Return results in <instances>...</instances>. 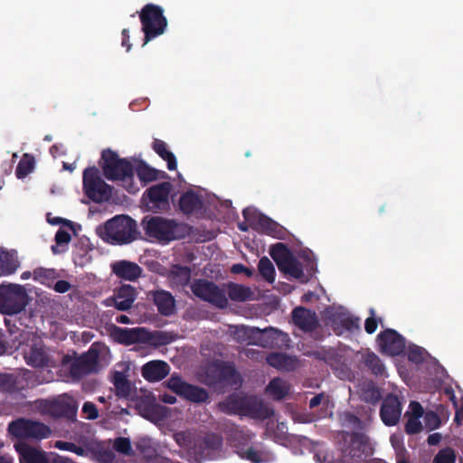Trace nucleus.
<instances>
[{
  "instance_id": "nucleus-20",
  "label": "nucleus",
  "mask_w": 463,
  "mask_h": 463,
  "mask_svg": "<svg viewBox=\"0 0 463 463\" xmlns=\"http://www.w3.org/2000/svg\"><path fill=\"white\" fill-rule=\"evenodd\" d=\"M402 415V404L398 396L388 394L383 401L380 417L386 426H394Z\"/></svg>"
},
{
  "instance_id": "nucleus-42",
  "label": "nucleus",
  "mask_w": 463,
  "mask_h": 463,
  "mask_svg": "<svg viewBox=\"0 0 463 463\" xmlns=\"http://www.w3.org/2000/svg\"><path fill=\"white\" fill-rule=\"evenodd\" d=\"M269 392L275 400H282L288 392L287 383L280 378L272 379L266 387Z\"/></svg>"
},
{
  "instance_id": "nucleus-17",
  "label": "nucleus",
  "mask_w": 463,
  "mask_h": 463,
  "mask_svg": "<svg viewBox=\"0 0 463 463\" xmlns=\"http://www.w3.org/2000/svg\"><path fill=\"white\" fill-rule=\"evenodd\" d=\"M381 351L391 356L401 354L405 348V339L394 329H385L378 335Z\"/></svg>"
},
{
  "instance_id": "nucleus-45",
  "label": "nucleus",
  "mask_w": 463,
  "mask_h": 463,
  "mask_svg": "<svg viewBox=\"0 0 463 463\" xmlns=\"http://www.w3.org/2000/svg\"><path fill=\"white\" fill-rule=\"evenodd\" d=\"M34 163L35 160L32 155L24 154L16 166V177L22 179L29 175L34 168Z\"/></svg>"
},
{
  "instance_id": "nucleus-36",
  "label": "nucleus",
  "mask_w": 463,
  "mask_h": 463,
  "mask_svg": "<svg viewBox=\"0 0 463 463\" xmlns=\"http://www.w3.org/2000/svg\"><path fill=\"white\" fill-rule=\"evenodd\" d=\"M137 409L143 418L151 421L161 420L165 415L164 407L148 402H140L137 404Z\"/></svg>"
},
{
  "instance_id": "nucleus-15",
  "label": "nucleus",
  "mask_w": 463,
  "mask_h": 463,
  "mask_svg": "<svg viewBox=\"0 0 463 463\" xmlns=\"http://www.w3.org/2000/svg\"><path fill=\"white\" fill-rule=\"evenodd\" d=\"M141 29H165L167 19L164 14V9L155 4L145 5L139 12Z\"/></svg>"
},
{
  "instance_id": "nucleus-59",
  "label": "nucleus",
  "mask_w": 463,
  "mask_h": 463,
  "mask_svg": "<svg viewBox=\"0 0 463 463\" xmlns=\"http://www.w3.org/2000/svg\"><path fill=\"white\" fill-rule=\"evenodd\" d=\"M408 358L413 363H421L423 361V350L419 346H414L410 349Z\"/></svg>"
},
{
  "instance_id": "nucleus-13",
  "label": "nucleus",
  "mask_w": 463,
  "mask_h": 463,
  "mask_svg": "<svg viewBox=\"0 0 463 463\" xmlns=\"http://www.w3.org/2000/svg\"><path fill=\"white\" fill-rule=\"evenodd\" d=\"M243 217L251 224H256L267 235L272 236L277 239H284L286 230L278 222L269 217L252 212L250 209H244L242 212Z\"/></svg>"
},
{
  "instance_id": "nucleus-33",
  "label": "nucleus",
  "mask_w": 463,
  "mask_h": 463,
  "mask_svg": "<svg viewBox=\"0 0 463 463\" xmlns=\"http://www.w3.org/2000/svg\"><path fill=\"white\" fill-rule=\"evenodd\" d=\"M244 394H230L223 402L219 403L221 411L229 415L242 416Z\"/></svg>"
},
{
  "instance_id": "nucleus-7",
  "label": "nucleus",
  "mask_w": 463,
  "mask_h": 463,
  "mask_svg": "<svg viewBox=\"0 0 463 463\" xmlns=\"http://www.w3.org/2000/svg\"><path fill=\"white\" fill-rule=\"evenodd\" d=\"M27 304V294L18 284L0 285V311L6 315L22 312Z\"/></svg>"
},
{
  "instance_id": "nucleus-34",
  "label": "nucleus",
  "mask_w": 463,
  "mask_h": 463,
  "mask_svg": "<svg viewBox=\"0 0 463 463\" xmlns=\"http://www.w3.org/2000/svg\"><path fill=\"white\" fill-rule=\"evenodd\" d=\"M226 293L231 300L237 302L247 301L252 296V291L249 287L233 282H229L226 285Z\"/></svg>"
},
{
  "instance_id": "nucleus-9",
  "label": "nucleus",
  "mask_w": 463,
  "mask_h": 463,
  "mask_svg": "<svg viewBox=\"0 0 463 463\" xmlns=\"http://www.w3.org/2000/svg\"><path fill=\"white\" fill-rule=\"evenodd\" d=\"M190 288L193 294L199 299L222 309L227 307L228 298L225 290L214 282L205 279H196L191 283Z\"/></svg>"
},
{
  "instance_id": "nucleus-56",
  "label": "nucleus",
  "mask_w": 463,
  "mask_h": 463,
  "mask_svg": "<svg viewBox=\"0 0 463 463\" xmlns=\"http://www.w3.org/2000/svg\"><path fill=\"white\" fill-rule=\"evenodd\" d=\"M175 442L182 448H189L192 444L190 433L186 431H179L174 435Z\"/></svg>"
},
{
  "instance_id": "nucleus-51",
  "label": "nucleus",
  "mask_w": 463,
  "mask_h": 463,
  "mask_svg": "<svg viewBox=\"0 0 463 463\" xmlns=\"http://www.w3.org/2000/svg\"><path fill=\"white\" fill-rule=\"evenodd\" d=\"M456 456L452 449H444L439 451L433 463H455Z\"/></svg>"
},
{
  "instance_id": "nucleus-46",
  "label": "nucleus",
  "mask_w": 463,
  "mask_h": 463,
  "mask_svg": "<svg viewBox=\"0 0 463 463\" xmlns=\"http://www.w3.org/2000/svg\"><path fill=\"white\" fill-rule=\"evenodd\" d=\"M140 181L148 183L159 178L160 171L150 167L144 162H140L136 169Z\"/></svg>"
},
{
  "instance_id": "nucleus-38",
  "label": "nucleus",
  "mask_w": 463,
  "mask_h": 463,
  "mask_svg": "<svg viewBox=\"0 0 463 463\" xmlns=\"http://www.w3.org/2000/svg\"><path fill=\"white\" fill-rule=\"evenodd\" d=\"M269 254L279 269L281 268L292 256H294L288 247L282 242H278L272 245Z\"/></svg>"
},
{
  "instance_id": "nucleus-64",
  "label": "nucleus",
  "mask_w": 463,
  "mask_h": 463,
  "mask_svg": "<svg viewBox=\"0 0 463 463\" xmlns=\"http://www.w3.org/2000/svg\"><path fill=\"white\" fill-rule=\"evenodd\" d=\"M323 398H324V394L323 393H319V394L315 395L309 401V408L310 409H314V408L317 407L321 403Z\"/></svg>"
},
{
  "instance_id": "nucleus-29",
  "label": "nucleus",
  "mask_w": 463,
  "mask_h": 463,
  "mask_svg": "<svg viewBox=\"0 0 463 463\" xmlns=\"http://www.w3.org/2000/svg\"><path fill=\"white\" fill-rule=\"evenodd\" d=\"M148 296L153 299L157 311L163 316H170L175 312V300L172 294L165 290L150 291Z\"/></svg>"
},
{
  "instance_id": "nucleus-54",
  "label": "nucleus",
  "mask_w": 463,
  "mask_h": 463,
  "mask_svg": "<svg viewBox=\"0 0 463 463\" xmlns=\"http://www.w3.org/2000/svg\"><path fill=\"white\" fill-rule=\"evenodd\" d=\"M187 383L182 381L180 378L171 377L168 383L169 388L176 394L183 396Z\"/></svg>"
},
{
  "instance_id": "nucleus-58",
  "label": "nucleus",
  "mask_w": 463,
  "mask_h": 463,
  "mask_svg": "<svg viewBox=\"0 0 463 463\" xmlns=\"http://www.w3.org/2000/svg\"><path fill=\"white\" fill-rule=\"evenodd\" d=\"M409 409L410 411H407L406 415H410V417L420 418L424 413L420 403L415 401L410 402Z\"/></svg>"
},
{
  "instance_id": "nucleus-24",
  "label": "nucleus",
  "mask_w": 463,
  "mask_h": 463,
  "mask_svg": "<svg viewBox=\"0 0 463 463\" xmlns=\"http://www.w3.org/2000/svg\"><path fill=\"white\" fill-rule=\"evenodd\" d=\"M178 207L182 213L194 215L200 213L203 208V197L193 190H188L181 194Z\"/></svg>"
},
{
  "instance_id": "nucleus-23",
  "label": "nucleus",
  "mask_w": 463,
  "mask_h": 463,
  "mask_svg": "<svg viewBox=\"0 0 463 463\" xmlns=\"http://www.w3.org/2000/svg\"><path fill=\"white\" fill-rule=\"evenodd\" d=\"M14 449L19 455L20 463H50L46 452L24 441L16 442Z\"/></svg>"
},
{
  "instance_id": "nucleus-63",
  "label": "nucleus",
  "mask_w": 463,
  "mask_h": 463,
  "mask_svg": "<svg viewBox=\"0 0 463 463\" xmlns=\"http://www.w3.org/2000/svg\"><path fill=\"white\" fill-rule=\"evenodd\" d=\"M143 32L145 33L143 45H145L150 40H152L165 33V31H143Z\"/></svg>"
},
{
  "instance_id": "nucleus-28",
  "label": "nucleus",
  "mask_w": 463,
  "mask_h": 463,
  "mask_svg": "<svg viewBox=\"0 0 463 463\" xmlns=\"http://www.w3.org/2000/svg\"><path fill=\"white\" fill-rule=\"evenodd\" d=\"M170 367L165 361L155 360L145 364L142 367V376L149 382H158L166 377Z\"/></svg>"
},
{
  "instance_id": "nucleus-6",
  "label": "nucleus",
  "mask_w": 463,
  "mask_h": 463,
  "mask_svg": "<svg viewBox=\"0 0 463 463\" xmlns=\"http://www.w3.org/2000/svg\"><path fill=\"white\" fill-rule=\"evenodd\" d=\"M82 179L84 193L91 201L103 203L110 199L112 188L100 177L96 166L87 167Z\"/></svg>"
},
{
  "instance_id": "nucleus-1",
  "label": "nucleus",
  "mask_w": 463,
  "mask_h": 463,
  "mask_svg": "<svg viewBox=\"0 0 463 463\" xmlns=\"http://www.w3.org/2000/svg\"><path fill=\"white\" fill-rule=\"evenodd\" d=\"M146 235L164 243L181 240L190 234L191 226L161 216H146L142 221Z\"/></svg>"
},
{
  "instance_id": "nucleus-26",
  "label": "nucleus",
  "mask_w": 463,
  "mask_h": 463,
  "mask_svg": "<svg viewBox=\"0 0 463 463\" xmlns=\"http://www.w3.org/2000/svg\"><path fill=\"white\" fill-rule=\"evenodd\" d=\"M369 449V439L361 432H353L346 455L354 461H360L364 456H367Z\"/></svg>"
},
{
  "instance_id": "nucleus-61",
  "label": "nucleus",
  "mask_w": 463,
  "mask_h": 463,
  "mask_svg": "<svg viewBox=\"0 0 463 463\" xmlns=\"http://www.w3.org/2000/svg\"><path fill=\"white\" fill-rule=\"evenodd\" d=\"M71 283L63 279L56 281L53 285V289L58 293H66L71 289Z\"/></svg>"
},
{
  "instance_id": "nucleus-18",
  "label": "nucleus",
  "mask_w": 463,
  "mask_h": 463,
  "mask_svg": "<svg viewBox=\"0 0 463 463\" xmlns=\"http://www.w3.org/2000/svg\"><path fill=\"white\" fill-rule=\"evenodd\" d=\"M252 436V433L248 430L245 431L243 430L236 429L232 433V439L234 442L237 453L241 458L247 459L252 463H260L261 462V458L260 453L256 449L252 447L244 449V445L250 441Z\"/></svg>"
},
{
  "instance_id": "nucleus-44",
  "label": "nucleus",
  "mask_w": 463,
  "mask_h": 463,
  "mask_svg": "<svg viewBox=\"0 0 463 463\" xmlns=\"http://www.w3.org/2000/svg\"><path fill=\"white\" fill-rule=\"evenodd\" d=\"M364 364L376 376H383L385 373V367L382 360L373 352L365 355Z\"/></svg>"
},
{
  "instance_id": "nucleus-55",
  "label": "nucleus",
  "mask_w": 463,
  "mask_h": 463,
  "mask_svg": "<svg viewBox=\"0 0 463 463\" xmlns=\"http://www.w3.org/2000/svg\"><path fill=\"white\" fill-rule=\"evenodd\" d=\"M371 317H367L364 322V330L367 334H373L378 326V319L375 318V312L373 308L370 309Z\"/></svg>"
},
{
  "instance_id": "nucleus-37",
  "label": "nucleus",
  "mask_w": 463,
  "mask_h": 463,
  "mask_svg": "<svg viewBox=\"0 0 463 463\" xmlns=\"http://www.w3.org/2000/svg\"><path fill=\"white\" fill-rule=\"evenodd\" d=\"M112 383L115 387V393L118 397H129L131 393V384L124 373L116 371L113 374Z\"/></svg>"
},
{
  "instance_id": "nucleus-32",
  "label": "nucleus",
  "mask_w": 463,
  "mask_h": 463,
  "mask_svg": "<svg viewBox=\"0 0 463 463\" xmlns=\"http://www.w3.org/2000/svg\"><path fill=\"white\" fill-rule=\"evenodd\" d=\"M208 374L212 376L213 383H221L233 378L236 374V370L232 364L217 363L209 368Z\"/></svg>"
},
{
  "instance_id": "nucleus-39",
  "label": "nucleus",
  "mask_w": 463,
  "mask_h": 463,
  "mask_svg": "<svg viewBox=\"0 0 463 463\" xmlns=\"http://www.w3.org/2000/svg\"><path fill=\"white\" fill-rule=\"evenodd\" d=\"M58 273L54 269H46V268H36L33 271V280L45 285L49 288L52 286L54 280L58 278Z\"/></svg>"
},
{
  "instance_id": "nucleus-41",
  "label": "nucleus",
  "mask_w": 463,
  "mask_h": 463,
  "mask_svg": "<svg viewBox=\"0 0 463 463\" xmlns=\"http://www.w3.org/2000/svg\"><path fill=\"white\" fill-rule=\"evenodd\" d=\"M183 397L189 402L199 403L206 402L209 394L204 388L188 383Z\"/></svg>"
},
{
  "instance_id": "nucleus-2",
  "label": "nucleus",
  "mask_w": 463,
  "mask_h": 463,
  "mask_svg": "<svg viewBox=\"0 0 463 463\" xmlns=\"http://www.w3.org/2000/svg\"><path fill=\"white\" fill-rule=\"evenodd\" d=\"M97 233L110 244L123 245L136 241L139 236L137 222L128 215H116L97 228Z\"/></svg>"
},
{
  "instance_id": "nucleus-49",
  "label": "nucleus",
  "mask_w": 463,
  "mask_h": 463,
  "mask_svg": "<svg viewBox=\"0 0 463 463\" xmlns=\"http://www.w3.org/2000/svg\"><path fill=\"white\" fill-rule=\"evenodd\" d=\"M113 449L126 456H130L133 453L130 439L128 438L118 437L113 442Z\"/></svg>"
},
{
  "instance_id": "nucleus-57",
  "label": "nucleus",
  "mask_w": 463,
  "mask_h": 463,
  "mask_svg": "<svg viewBox=\"0 0 463 463\" xmlns=\"http://www.w3.org/2000/svg\"><path fill=\"white\" fill-rule=\"evenodd\" d=\"M82 412L86 415V419L88 420H96L99 417L98 409L91 402H84L82 406Z\"/></svg>"
},
{
  "instance_id": "nucleus-35",
  "label": "nucleus",
  "mask_w": 463,
  "mask_h": 463,
  "mask_svg": "<svg viewBox=\"0 0 463 463\" xmlns=\"http://www.w3.org/2000/svg\"><path fill=\"white\" fill-rule=\"evenodd\" d=\"M154 151L167 163V168L170 171L175 170L177 161L175 156L167 149L165 142L160 139H155L152 145Z\"/></svg>"
},
{
  "instance_id": "nucleus-60",
  "label": "nucleus",
  "mask_w": 463,
  "mask_h": 463,
  "mask_svg": "<svg viewBox=\"0 0 463 463\" xmlns=\"http://www.w3.org/2000/svg\"><path fill=\"white\" fill-rule=\"evenodd\" d=\"M231 271L233 274H245L248 278L252 277L254 274L253 269L247 268L241 263L233 264L231 268Z\"/></svg>"
},
{
  "instance_id": "nucleus-4",
  "label": "nucleus",
  "mask_w": 463,
  "mask_h": 463,
  "mask_svg": "<svg viewBox=\"0 0 463 463\" xmlns=\"http://www.w3.org/2000/svg\"><path fill=\"white\" fill-rule=\"evenodd\" d=\"M115 337L118 343L129 345L133 344H149L158 347L174 341V336L164 331L150 332L145 327H116Z\"/></svg>"
},
{
  "instance_id": "nucleus-25",
  "label": "nucleus",
  "mask_w": 463,
  "mask_h": 463,
  "mask_svg": "<svg viewBox=\"0 0 463 463\" xmlns=\"http://www.w3.org/2000/svg\"><path fill=\"white\" fill-rule=\"evenodd\" d=\"M294 324L305 332H312L318 326V320L314 311L304 307H298L292 311Z\"/></svg>"
},
{
  "instance_id": "nucleus-47",
  "label": "nucleus",
  "mask_w": 463,
  "mask_h": 463,
  "mask_svg": "<svg viewBox=\"0 0 463 463\" xmlns=\"http://www.w3.org/2000/svg\"><path fill=\"white\" fill-rule=\"evenodd\" d=\"M260 274L269 283L275 280V268L268 257H262L258 265Z\"/></svg>"
},
{
  "instance_id": "nucleus-27",
  "label": "nucleus",
  "mask_w": 463,
  "mask_h": 463,
  "mask_svg": "<svg viewBox=\"0 0 463 463\" xmlns=\"http://www.w3.org/2000/svg\"><path fill=\"white\" fill-rule=\"evenodd\" d=\"M112 272L124 280L135 281L142 274V268L129 260H118L111 264Z\"/></svg>"
},
{
  "instance_id": "nucleus-11",
  "label": "nucleus",
  "mask_w": 463,
  "mask_h": 463,
  "mask_svg": "<svg viewBox=\"0 0 463 463\" xmlns=\"http://www.w3.org/2000/svg\"><path fill=\"white\" fill-rule=\"evenodd\" d=\"M173 185L170 182H162L150 186L143 194L146 206L153 212L167 211L170 208L169 194Z\"/></svg>"
},
{
  "instance_id": "nucleus-50",
  "label": "nucleus",
  "mask_w": 463,
  "mask_h": 463,
  "mask_svg": "<svg viewBox=\"0 0 463 463\" xmlns=\"http://www.w3.org/2000/svg\"><path fill=\"white\" fill-rule=\"evenodd\" d=\"M0 390L13 392L17 390L16 378L10 373H0Z\"/></svg>"
},
{
  "instance_id": "nucleus-21",
  "label": "nucleus",
  "mask_w": 463,
  "mask_h": 463,
  "mask_svg": "<svg viewBox=\"0 0 463 463\" xmlns=\"http://www.w3.org/2000/svg\"><path fill=\"white\" fill-rule=\"evenodd\" d=\"M330 326L336 335L353 334L360 330L359 318L347 313H335L330 319Z\"/></svg>"
},
{
  "instance_id": "nucleus-53",
  "label": "nucleus",
  "mask_w": 463,
  "mask_h": 463,
  "mask_svg": "<svg viewBox=\"0 0 463 463\" xmlns=\"http://www.w3.org/2000/svg\"><path fill=\"white\" fill-rule=\"evenodd\" d=\"M422 430V425L420 421V418L410 417L405 424V431L407 434H417Z\"/></svg>"
},
{
  "instance_id": "nucleus-14",
  "label": "nucleus",
  "mask_w": 463,
  "mask_h": 463,
  "mask_svg": "<svg viewBox=\"0 0 463 463\" xmlns=\"http://www.w3.org/2000/svg\"><path fill=\"white\" fill-rule=\"evenodd\" d=\"M307 260L306 269L307 274L304 273L303 266L300 261L292 256L281 268L279 269L286 275L298 279L302 283H307L313 277L317 271V262L315 260L310 259L308 255L305 256Z\"/></svg>"
},
{
  "instance_id": "nucleus-40",
  "label": "nucleus",
  "mask_w": 463,
  "mask_h": 463,
  "mask_svg": "<svg viewBox=\"0 0 463 463\" xmlns=\"http://www.w3.org/2000/svg\"><path fill=\"white\" fill-rule=\"evenodd\" d=\"M18 267L19 261L16 258L5 251L0 253V277L14 273Z\"/></svg>"
},
{
  "instance_id": "nucleus-19",
  "label": "nucleus",
  "mask_w": 463,
  "mask_h": 463,
  "mask_svg": "<svg viewBox=\"0 0 463 463\" xmlns=\"http://www.w3.org/2000/svg\"><path fill=\"white\" fill-rule=\"evenodd\" d=\"M137 297V291L135 287L123 284L114 289L113 295L107 301H111L112 306L119 311H128L133 307Z\"/></svg>"
},
{
  "instance_id": "nucleus-8",
  "label": "nucleus",
  "mask_w": 463,
  "mask_h": 463,
  "mask_svg": "<svg viewBox=\"0 0 463 463\" xmlns=\"http://www.w3.org/2000/svg\"><path fill=\"white\" fill-rule=\"evenodd\" d=\"M10 435L20 439H43L51 436L52 430L46 424L25 418H18L8 425Z\"/></svg>"
},
{
  "instance_id": "nucleus-31",
  "label": "nucleus",
  "mask_w": 463,
  "mask_h": 463,
  "mask_svg": "<svg viewBox=\"0 0 463 463\" xmlns=\"http://www.w3.org/2000/svg\"><path fill=\"white\" fill-rule=\"evenodd\" d=\"M269 365L287 372L294 371L298 367V359L283 353H271L267 355Z\"/></svg>"
},
{
  "instance_id": "nucleus-12",
  "label": "nucleus",
  "mask_w": 463,
  "mask_h": 463,
  "mask_svg": "<svg viewBox=\"0 0 463 463\" xmlns=\"http://www.w3.org/2000/svg\"><path fill=\"white\" fill-rule=\"evenodd\" d=\"M26 364L33 368L54 367V362L46 351L45 345L41 339L33 338L24 351Z\"/></svg>"
},
{
  "instance_id": "nucleus-5",
  "label": "nucleus",
  "mask_w": 463,
  "mask_h": 463,
  "mask_svg": "<svg viewBox=\"0 0 463 463\" xmlns=\"http://www.w3.org/2000/svg\"><path fill=\"white\" fill-rule=\"evenodd\" d=\"M99 351L93 344L90 349L80 356L63 355L61 364L70 365V373L73 379L80 380L86 375L99 371Z\"/></svg>"
},
{
  "instance_id": "nucleus-48",
  "label": "nucleus",
  "mask_w": 463,
  "mask_h": 463,
  "mask_svg": "<svg viewBox=\"0 0 463 463\" xmlns=\"http://www.w3.org/2000/svg\"><path fill=\"white\" fill-rule=\"evenodd\" d=\"M71 240V234L62 229H59L55 234V245L52 246V251L54 254L61 253L64 251V250H60V247L63 244H68Z\"/></svg>"
},
{
  "instance_id": "nucleus-52",
  "label": "nucleus",
  "mask_w": 463,
  "mask_h": 463,
  "mask_svg": "<svg viewBox=\"0 0 463 463\" xmlns=\"http://www.w3.org/2000/svg\"><path fill=\"white\" fill-rule=\"evenodd\" d=\"M55 448L61 449V450L73 452L79 456H82L85 453V450L83 448L76 445L73 442H69V441L58 440L55 442Z\"/></svg>"
},
{
  "instance_id": "nucleus-3",
  "label": "nucleus",
  "mask_w": 463,
  "mask_h": 463,
  "mask_svg": "<svg viewBox=\"0 0 463 463\" xmlns=\"http://www.w3.org/2000/svg\"><path fill=\"white\" fill-rule=\"evenodd\" d=\"M99 165L108 180L124 182V187L130 194L138 190L133 183L134 166L127 158H119L115 151L108 148L102 151Z\"/></svg>"
},
{
  "instance_id": "nucleus-43",
  "label": "nucleus",
  "mask_w": 463,
  "mask_h": 463,
  "mask_svg": "<svg viewBox=\"0 0 463 463\" xmlns=\"http://www.w3.org/2000/svg\"><path fill=\"white\" fill-rule=\"evenodd\" d=\"M172 281L181 287H185L191 280V269L187 266L176 265L171 271Z\"/></svg>"
},
{
  "instance_id": "nucleus-10",
  "label": "nucleus",
  "mask_w": 463,
  "mask_h": 463,
  "mask_svg": "<svg viewBox=\"0 0 463 463\" xmlns=\"http://www.w3.org/2000/svg\"><path fill=\"white\" fill-rule=\"evenodd\" d=\"M40 409L43 413L52 418H65L69 420H74L78 406L71 397L63 394L52 400H41Z\"/></svg>"
},
{
  "instance_id": "nucleus-16",
  "label": "nucleus",
  "mask_w": 463,
  "mask_h": 463,
  "mask_svg": "<svg viewBox=\"0 0 463 463\" xmlns=\"http://www.w3.org/2000/svg\"><path fill=\"white\" fill-rule=\"evenodd\" d=\"M249 338L253 345L265 348H274L279 346V340L285 341L288 338V335L273 327L263 330L253 327L250 329Z\"/></svg>"
},
{
  "instance_id": "nucleus-62",
  "label": "nucleus",
  "mask_w": 463,
  "mask_h": 463,
  "mask_svg": "<svg viewBox=\"0 0 463 463\" xmlns=\"http://www.w3.org/2000/svg\"><path fill=\"white\" fill-rule=\"evenodd\" d=\"M426 421L427 424H431L433 422V426H431V429L437 428L439 425V416L434 412H429L426 414Z\"/></svg>"
},
{
  "instance_id": "nucleus-30",
  "label": "nucleus",
  "mask_w": 463,
  "mask_h": 463,
  "mask_svg": "<svg viewBox=\"0 0 463 463\" xmlns=\"http://www.w3.org/2000/svg\"><path fill=\"white\" fill-rule=\"evenodd\" d=\"M242 416L252 419H264L269 416L268 409L261 400L254 395H244Z\"/></svg>"
},
{
  "instance_id": "nucleus-22",
  "label": "nucleus",
  "mask_w": 463,
  "mask_h": 463,
  "mask_svg": "<svg viewBox=\"0 0 463 463\" xmlns=\"http://www.w3.org/2000/svg\"><path fill=\"white\" fill-rule=\"evenodd\" d=\"M223 444L222 437L217 433L206 434L202 442L194 446V453L199 459L211 458L212 455L219 452Z\"/></svg>"
}]
</instances>
